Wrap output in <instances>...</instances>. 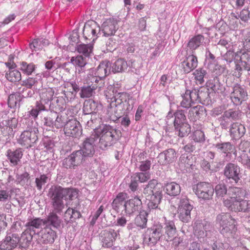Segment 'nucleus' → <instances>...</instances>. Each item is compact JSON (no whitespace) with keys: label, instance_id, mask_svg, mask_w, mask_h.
<instances>
[{"label":"nucleus","instance_id":"7c9ffc66","mask_svg":"<svg viewBox=\"0 0 250 250\" xmlns=\"http://www.w3.org/2000/svg\"><path fill=\"white\" fill-rule=\"evenodd\" d=\"M33 235L24 230L20 235L19 234L18 249L27 250L30 246Z\"/></svg>","mask_w":250,"mask_h":250},{"label":"nucleus","instance_id":"c03bdc74","mask_svg":"<svg viewBox=\"0 0 250 250\" xmlns=\"http://www.w3.org/2000/svg\"><path fill=\"white\" fill-rule=\"evenodd\" d=\"M22 98L20 97L18 94H11L8 99V105L11 108L19 109L22 102Z\"/></svg>","mask_w":250,"mask_h":250},{"label":"nucleus","instance_id":"0eeeda50","mask_svg":"<svg viewBox=\"0 0 250 250\" xmlns=\"http://www.w3.org/2000/svg\"><path fill=\"white\" fill-rule=\"evenodd\" d=\"M87 159L83 154L80 150L74 151L63 159L62 166L67 169H76L78 166L85 162Z\"/></svg>","mask_w":250,"mask_h":250},{"label":"nucleus","instance_id":"72a5a7b5","mask_svg":"<svg viewBox=\"0 0 250 250\" xmlns=\"http://www.w3.org/2000/svg\"><path fill=\"white\" fill-rule=\"evenodd\" d=\"M111 72V63L108 61L101 62L97 67V74L100 78H104Z\"/></svg>","mask_w":250,"mask_h":250},{"label":"nucleus","instance_id":"8fccbe9b","mask_svg":"<svg viewBox=\"0 0 250 250\" xmlns=\"http://www.w3.org/2000/svg\"><path fill=\"white\" fill-rule=\"evenodd\" d=\"M71 62L73 65L79 67L81 69L79 70V71H83V67L87 63V61L85 57L82 55H78L76 57H72L71 58Z\"/></svg>","mask_w":250,"mask_h":250},{"label":"nucleus","instance_id":"1a4fd4ad","mask_svg":"<svg viewBox=\"0 0 250 250\" xmlns=\"http://www.w3.org/2000/svg\"><path fill=\"white\" fill-rule=\"evenodd\" d=\"M163 227L161 224L148 228L145 232L144 242L149 246H154L162 236Z\"/></svg>","mask_w":250,"mask_h":250},{"label":"nucleus","instance_id":"4d7b16f0","mask_svg":"<svg viewBox=\"0 0 250 250\" xmlns=\"http://www.w3.org/2000/svg\"><path fill=\"white\" fill-rule=\"evenodd\" d=\"M114 103L124 104L126 102H132V97L126 92H121L118 93L114 97Z\"/></svg>","mask_w":250,"mask_h":250},{"label":"nucleus","instance_id":"4be33fe9","mask_svg":"<svg viewBox=\"0 0 250 250\" xmlns=\"http://www.w3.org/2000/svg\"><path fill=\"white\" fill-rule=\"evenodd\" d=\"M37 235L40 237L41 242L43 244L53 243L57 237L56 231L53 230L49 225H46L42 229Z\"/></svg>","mask_w":250,"mask_h":250},{"label":"nucleus","instance_id":"864d4df0","mask_svg":"<svg viewBox=\"0 0 250 250\" xmlns=\"http://www.w3.org/2000/svg\"><path fill=\"white\" fill-rule=\"evenodd\" d=\"M98 86L93 85L92 84L82 86L80 93V97L82 98H89L91 97L94 92V90Z\"/></svg>","mask_w":250,"mask_h":250},{"label":"nucleus","instance_id":"a19ab883","mask_svg":"<svg viewBox=\"0 0 250 250\" xmlns=\"http://www.w3.org/2000/svg\"><path fill=\"white\" fill-rule=\"evenodd\" d=\"M204 37L200 34L196 35L191 38L188 43V47L192 51L196 50L204 42Z\"/></svg>","mask_w":250,"mask_h":250},{"label":"nucleus","instance_id":"ea45409f","mask_svg":"<svg viewBox=\"0 0 250 250\" xmlns=\"http://www.w3.org/2000/svg\"><path fill=\"white\" fill-rule=\"evenodd\" d=\"M110 106L111 108L115 106L114 108V115L116 118L115 120L119 119L128 113L126 111V109H125V105L124 104L115 103L112 101Z\"/></svg>","mask_w":250,"mask_h":250},{"label":"nucleus","instance_id":"052dcab7","mask_svg":"<svg viewBox=\"0 0 250 250\" xmlns=\"http://www.w3.org/2000/svg\"><path fill=\"white\" fill-rule=\"evenodd\" d=\"M67 122L64 116H62L56 112L54 127L58 129L62 128L63 127H64Z\"/></svg>","mask_w":250,"mask_h":250},{"label":"nucleus","instance_id":"c9c22d12","mask_svg":"<svg viewBox=\"0 0 250 250\" xmlns=\"http://www.w3.org/2000/svg\"><path fill=\"white\" fill-rule=\"evenodd\" d=\"M127 195L126 193L120 192L117 194L116 198L113 200L111 203V207L116 213L119 212L122 207H124V204L125 202V200L127 198Z\"/></svg>","mask_w":250,"mask_h":250},{"label":"nucleus","instance_id":"49530a36","mask_svg":"<svg viewBox=\"0 0 250 250\" xmlns=\"http://www.w3.org/2000/svg\"><path fill=\"white\" fill-rule=\"evenodd\" d=\"M174 119L172 121L174 126L188 123L185 115V111L183 110H177L174 113Z\"/></svg>","mask_w":250,"mask_h":250},{"label":"nucleus","instance_id":"680f3d73","mask_svg":"<svg viewBox=\"0 0 250 250\" xmlns=\"http://www.w3.org/2000/svg\"><path fill=\"white\" fill-rule=\"evenodd\" d=\"M190 137L196 143H203L205 141L204 133L201 130H196L192 132Z\"/></svg>","mask_w":250,"mask_h":250},{"label":"nucleus","instance_id":"c756f323","mask_svg":"<svg viewBox=\"0 0 250 250\" xmlns=\"http://www.w3.org/2000/svg\"><path fill=\"white\" fill-rule=\"evenodd\" d=\"M207 86L215 92L221 94L223 96L228 95L225 87L222 84L218 77H215L213 80H210L207 83Z\"/></svg>","mask_w":250,"mask_h":250},{"label":"nucleus","instance_id":"6e6d98bb","mask_svg":"<svg viewBox=\"0 0 250 250\" xmlns=\"http://www.w3.org/2000/svg\"><path fill=\"white\" fill-rule=\"evenodd\" d=\"M55 115L56 112L47 111L46 115L44 116L42 121L43 125L54 127Z\"/></svg>","mask_w":250,"mask_h":250},{"label":"nucleus","instance_id":"2f4dec72","mask_svg":"<svg viewBox=\"0 0 250 250\" xmlns=\"http://www.w3.org/2000/svg\"><path fill=\"white\" fill-rule=\"evenodd\" d=\"M162 193V186L161 183H158L156 179L150 180L148 184L145 186L143 189V193L145 195L148 194Z\"/></svg>","mask_w":250,"mask_h":250},{"label":"nucleus","instance_id":"5701e85b","mask_svg":"<svg viewBox=\"0 0 250 250\" xmlns=\"http://www.w3.org/2000/svg\"><path fill=\"white\" fill-rule=\"evenodd\" d=\"M198 65L197 58L193 54L186 56L185 59L181 62L180 67L185 74H188L193 71Z\"/></svg>","mask_w":250,"mask_h":250},{"label":"nucleus","instance_id":"e2e57ef3","mask_svg":"<svg viewBox=\"0 0 250 250\" xmlns=\"http://www.w3.org/2000/svg\"><path fill=\"white\" fill-rule=\"evenodd\" d=\"M214 191L217 197H223L227 193V186L224 183L219 184L215 186Z\"/></svg>","mask_w":250,"mask_h":250},{"label":"nucleus","instance_id":"f704fd0d","mask_svg":"<svg viewBox=\"0 0 250 250\" xmlns=\"http://www.w3.org/2000/svg\"><path fill=\"white\" fill-rule=\"evenodd\" d=\"M150 213L146 209L140 210L139 214L135 218V224L142 229L146 228L147 216Z\"/></svg>","mask_w":250,"mask_h":250},{"label":"nucleus","instance_id":"6ab92c4d","mask_svg":"<svg viewBox=\"0 0 250 250\" xmlns=\"http://www.w3.org/2000/svg\"><path fill=\"white\" fill-rule=\"evenodd\" d=\"M96 139L95 136H90L83 140L80 151L88 159L93 157L95 152Z\"/></svg>","mask_w":250,"mask_h":250},{"label":"nucleus","instance_id":"a878e982","mask_svg":"<svg viewBox=\"0 0 250 250\" xmlns=\"http://www.w3.org/2000/svg\"><path fill=\"white\" fill-rule=\"evenodd\" d=\"M23 150L21 148L9 149L7 150L6 156L12 167H15L21 163L22 157Z\"/></svg>","mask_w":250,"mask_h":250},{"label":"nucleus","instance_id":"20e7f679","mask_svg":"<svg viewBox=\"0 0 250 250\" xmlns=\"http://www.w3.org/2000/svg\"><path fill=\"white\" fill-rule=\"evenodd\" d=\"M100 133L99 146L104 149L114 144L122 136L120 130L110 125H104L98 131Z\"/></svg>","mask_w":250,"mask_h":250},{"label":"nucleus","instance_id":"69168bd1","mask_svg":"<svg viewBox=\"0 0 250 250\" xmlns=\"http://www.w3.org/2000/svg\"><path fill=\"white\" fill-rule=\"evenodd\" d=\"M183 149L188 153H191L199 150L200 145L194 141L190 142L184 146Z\"/></svg>","mask_w":250,"mask_h":250},{"label":"nucleus","instance_id":"9d476101","mask_svg":"<svg viewBox=\"0 0 250 250\" xmlns=\"http://www.w3.org/2000/svg\"><path fill=\"white\" fill-rule=\"evenodd\" d=\"M38 129L35 126L30 127L28 129L24 130L21 134L18 139V143L22 146H32L38 139Z\"/></svg>","mask_w":250,"mask_h":250},{"label":"nucleus","instance_id":"9b49d317","mask_svg":"<svg viewBox=\"0 0 250 250\" xmlns=\"http://www.w3.org/2000/svg\"><path fill=\"white\" fill-rule=\"evenodd\" d=\"M223 174L226 179L229 182L237 184L241 177V168L237 164L229 162L225 166Z\"/></svg>","mask_w":250,"mask_h":250},{"label":"nucleus","instance_id":"b1692460","mask_svg":"<svg viewBox=\"0 0 250 250\" xmlns=\"http://www.w3.org/2000/svg\"><path fill=\"white\" fill-rule=\"evenodd\" d=\"M162 193L148 194L146 196V199L147 201V209L148 211L151 212L154 210L160 209L159 205L162 198Z\"/></svg>","mask_w":250,"mask_h":250},{"label":"nucleus","instance_id":"58836bf2","mask_svg":"<svg viewBox=\"0 0 250 250\" xmlns=\"http://www.w3.org/2000/svg\"><path fill=\"white\" fill-rule=\"evenodd\" d=\"M101 107V105L94 101H88L84 103L83 112L85 115L92 114L97 113L98 108Z\"/></svg>","mask_w":250,"mask_h":250},{"label":"nucleus","instance_id":"412c9836","mask_svg":"<svg viewBox=\"0 0 250 250\" xmlns=\"http://www.w3.org/2000/svg\"><path fill=\"white\" fill-rule=\"evenodd\" d=\"M63 131L66 136L73 138H77L82 133L80 123L74 119L70 120L66 122Z\"/></svg>","mask_w":250,"mask_h":250},{"label":"nucleus","instance_id":"37998d69","mask_svg":"<svg viewBox=\"0 0 250 250\" xmlns=\"http://www.w3.org/2000/svg\"><path fill=\"white\" fill-rule=\"evenodd\" d=\"M128 64L124 59H120L111 64V71L114 73L123 72L127 69Z\"/></svg>","mask_w":250,"mask_h":250},{"label":"nucleus","instance_id":"09e8293b","mask_svg":"<svg viewBox=\"0 0 250 250\" xmlns=\"http://www.w3.org/2000/svg\"><path fill=\"white\" fill-rule=\"evenodd\" d=\"M199 103L203 104H208L210 101L209 89L206 87L198 89Z\"/></svg>","mask_w":250,"mask_h":250},{"label":"nucleus","instance_id":"a211bd4d","mask_svg":"<svg viewBox=\"0 0 250 250\" xmlns=\"http://www.w3.org/2000/svg\"><path fill=\"white\" fill-rule=\"evenodd\" d=\"M142 207V202L138 196L125 201L124 204V210L126 216L132 215Z\"/></svg>","mask_w":250,"mask_h":250},{"label":"nucleus","instance_id":"0e129e2a","mask_svg":"<svg viewBox=\"0 0 250 250\" xmlns=\"http://www.w3.org/2000/svg\"><path fill=\"white\" fill-rule=\"evenodd\" d=\"M13 190L0 189V202H8L11 199V194Z\"/></svg>","mask_w":250,"mask_h":250},{"label":"nucleus","instance_id":"4468645a","mask_svg":"<svg viewBox=\"0 0 250 250\" xmlns=\"http://www.w3.org/2000/svg\"><path fill=\"white\" fill-rule=\"evenodd\" d=\"M193 209L189 200L186 197L180 199L178 208L179 219L183 222H188L191 219L190 212Z\"/></svg>","mask_w":250,"mask_h":250},{"label":"nucleus","instance_id":"603ef678","mask_svg":"<svg viewBox=\"0 0 250 250\" xmlns=\"http://www.w3.org/2000/svg\"><path fill=\"white\" fill-rule=\"evenodd\" d=\"M93 48V45L90 43L87 44L83 43L77 45V50L79 53L82 54L86 58L90 56L92 52Z\"/></svg>","mask_w":250,"mask_h":250},{"label":"nucleus","instance_id":"3c124183","mask_svg":"<svg viewBox=\"0 0 250 250\" xmlns=\"http://www.w3.org/2000/svg\"><path fill=\"white\" fill-rule=\"evenodd\" d=\"M5 77L9 81L13 83L19 82L21 79V72L17 69L7 71L5 74Z\"/></svg>","mask_w":250,"mask_h":250},{"label":"nucleus","instance_id":"c85d7f7f","mask_svg":"<svg viewBox=\"0 0 250 250\" xmlns=\"http://www.w3.org/2000/svg\"><path fill=\"white\" fill-rule=\"evenodd\" d=\"M229 132L230 137L233 140H237L244 135L246 128L243 125L236 122L229 129Z\"/></svg>","mask_w":250,"mask_h":250},{"label":"nucleus","instance_id":"a18cd8bd","mask_svg":"<svg viewBox=\"0 0 250 250\" xmlns=\"http://www.w3.org/2000/svg\"><path fill=\"white\" fill-rule=\"evenodd\" d=\"M52 108L55 110L54 112H62L65 108V102L62 97L54 98L50 104Z\"/></svg>","mask_w":250,"mask_h":250},{"label":"nucleus","instance_id":"338daca9","mask_svg":"<svg viewBox=\"0 0 250 250\" xmlns=\"http://www.w3.org/2000/svg\"><path fill=\"white\" fill-rule=\"evenodd\" d=\"M21 70L25 74L29 75L31 74L35 69V65L33 63H27L22 62L21 64Z\"/></svg>","mask_w":250,"mask_h":250},{"label":"nucleus","instance_id":"423d86ee","mask_svg":"<svg viewBox=\"0 0 250 250\" xmlns=\"http://www.w3.org/2000/svg\"><path fill=\"white\" fill-rule=\"evenodd\" d=\"M193 190L198 198L204 201L211 200L214 194L212 185L207 182H199L194 185Z\"/></svg>","mask_w":250,"mask_h":250},{"label":"nucleus","instance_id":"f257e3e1","mask_svg":"<svg viewBox=\"0 0 250 250\" xmlns=\"http://www.w3.org/2000/svg\"><path fill=\"white\" fill-rule=\"evenodd\" d=\"M79 190L74 188H63L59 185H54L49 189L48 196L49 197L52 212L49 213L46 219H44L45 226L49 225L54 229L61 227V220L57 214H61L64 208L63 200H73L78 198Z\"/></svg>","mask_w":250,"mask_h":250},{"label":"nucleus","instance_id":"bb28decb","mask_svg":"<svg viewBox=\"0 0 250 250\" xmlns=\"http://www.w3.org/2000/svg\"><path fill=\"white\" fill-rule=\"evenodd\" d=\"M45 225L44 219L40 217H33L28 219L27 222L25 224L26 230L30 233H33V235H37L39 231H37V229L42 228V225Z\"/></svg>","mask_w":250,"mask_h":250},{"label":"nucleus","instance_id":"4c0bfd02","mask_svg":"<svg viewBox=\"0 0 250 250\" xmlns=\"http://www.w3.org/2000/svg\"><path fill=\"white\" fill-rule=\"evenodd\" d=\"M213 146L218 151L225 154L226 157H230L231 152L234 149L233 146L230 142L217 143L214 144Z\"/></svg>","mask_w":250,"mask_h":250},{"label":"nucleus","instance_id":"bf43d9fd","mask_svg":"<svg viewBox=\"0 0 250 250\" xmlns=\"http://www.w3.org/2000/svg\"><path fill=\"white\" fill-rule=\"evenodd\" d=\"M54 91L52 88H49L44 91L42 92L40 94L41 101L44 103L53 100Z\"/></svg>","mask_w":250,"mask_h":250},{"label":"nucleus","instance_id":"f03ea898","mask_svg":"<svg viewBox=\"0 0 250 250\" xmlns=\"http://www.w3.org/2000/svg\"><path fill=\"white\" fill-rule=\"evenodd\" d=\"M216 224L218 229L225 237L235 239L237 238V222L229 213H222L217 215Z\"/></svg>","mask_w":250,"mask_h":250},{"label":"nucleus","instance_id":"13d9d810","mask_svg":"<svg viewBox=\"0 0 250 250\" xmlns=\"http://www.w3.org/2000/svg\"><path fill=\"white\" fill-rule=\"evenodd\" d=\"M193 74L195 76V80L198 81L200 84H202L204 82V79L207 75V72L205 69L199 68L195 70Z\"/></svg>","mask_w":250,"mask_h":250},{"label":"nucleus","instance_id":"6e6552de","mask_svg":"<svg viewBox=\"0 0 250 250\" xmlns=\"http://www.w3.org/2000/svg\"><path fill=\"white\" fill-rule=\"evenodd\" d=\"M224 204L229 210L250 213V200L232 199L225 200Z\"/></svg>","mask_w":250,"mask_h":250},{"label":"nucleus","instance_id":"f3484780","mask_svg":"<svg viewBox=\"0 0 250 250\" xmlns=\"http://www.w3.org/2000/svg\"><path fill=\"white\" fill-rule=\"evenodd\" d=\"M118 235L119 232L112 229L103 230L100 235L102 246L107 248H111Z\"/></svg>","mask_w":250,"mask_h":250},{"label":"nucleus","instance_id":"e433bc0d","mask_svg":"<svg viewBox=\"0 0 250 250\" xmlns=\"http://www.w3.org/2000/svg\"><path fill=\"white\" fill-rule=\"evenodd\" d=\"M206 114L205 108L200 105L191 107L189 110V118L193 121L199 120L202 116Z\"/></svg>","mask_w":250,"mask_h":250},{"label":"nucleus","instance_id":"39448f33","mask_svg":"<svg viewBox=\"0 0 250 250\" xmlns=\"http://www.w3.org/2000/svg\"><path fill=\"white\" fill-rule=\"evenodd\" d=\"M241 116L240 110L229 109L223 112L218 121L222 129L228 130L240 119Z\"/></svg>","mask_w":250,"mask_h":250},{"label":"nucleus","instance_id":"7ed1b4c3","mask_svg":"<svg viewBox=\"0 0 250 250\" xmlns=\"http://www.w3.org/2000/svg\"><path fill=\"white\" fill-rule=\"evenodd\" d=\"M212 228L211 224L206 221H197L194 224V235L201 243L211 245L217 240L216 232L211 230Z\"/></svg>","mask_w":250,"mask_h":250},{"label":"nucleus","instance_id":"de8ad7c7","mask_svg":"<svg viewBox=\"0 0 250 250\" xmlns=\"http://www.w3.org/2000/svg\"><path fill=\"white\" fill-rule=\"evenodd\" d=\"M167 193L170 196H175L178 195L181 192L180 185L175 182L167 183L166 185Z\"/></svg>","mask_w":250,"mask_h":250},{"label":"nucleus","instance_id":"5fc2aeb1","mask_svg":"<svg viewBox=\"0 0 250 250\" xmlns=\"http://www.w3.org/2000/svg\"><path fill=\"white\" fill-rule=\"evenodd\" d=\"M46 110L45 106L42 103L37 101L35 108H32L28 112V115L29 117L35 119L38 117L40 112Z\"/></svg>","mask_w":250,"mask_h":250},{"label":"nucleus","instance_id":"aec40b11","mask_svg":"<svg viewBox=\"0 0 250 250\" xmlns=\"http://www.w3.org/2000/svg\"><path fill=\"white\" fill-rule=\"evenodd\" d=\"M182 96L183 100L181 102V105L184 108H188L192 104L199 103L198 89L186 90Z\"/></svg>","mask_w":250,"mask_h":250},{"label":"nucleus","instance_id":"f8f14e48","mask_svg":"<svg viewBox=\"0 0 250 250\" xmlns=\"http://www.w3.org/2000/svg\"><path fill=\"white\" fill-rule=\"evenodd\" d=\"M232 89L230 96L234 104L240 105L243 102L246 101L248 93L244 85L236 83L233 84Z\"/></svg>","mask_w":250,"mask_h":250},{"label":"nucleus","instance_id":"2eb2a0df","mask_svg":"<svg viewBox=\"0 0 250 250\" xmlns=\"http://www.w3.org/2000/svg\"><path fill=\"white\" fill-rule=\"evenodd\" d=\"M18 124L17 119L12 118L9 120H3L0 123V130L3 136L6 138V141H9L14 135L13 129Z\"/></svg>","mask_w":250,"mask_h":250},{"label":"nucleus","instance_id":"473e14b6","mask_svg":"<svg viewBox=\"0 0 250 250\" xmlns=\"http://www.w3.org/2000/svg\"><path fill=\"white\" fill-rule=\"evenodd\" d=\"M164 229L165 234L167 237V240H171L176 233L177 230L174 222L172 220H167L165 219L164 224Z\"/></svg>","mask_w":250,"mask_h":250},{"label":"nucleus","instance_id":"79ce46f5","mask_svg":"<svg viewBox=\"0 0 250 250\" xmlns=\"http://www.w3.org/2000/svg\"><path fill=\"white\" fill-rule=\"evenodd\" d=\"M176 134L180 137L187 136L191 132L190 125L188 123L174 126Z\"/></svg>","mask_w":250,"mask_h":250},{"label":"nucleus","instance_id":"cd10ccee","mask_svg":"<svg viewBox=\"0 0 250 250\" xmlns=\"http://www.w3.org/2000/svg\"><path fill=\"white\" fill-rule=\"evenodd\" d=\"M157 158L158 162L162 165L172 163L174 162L176 158V152L173 148H169L161 152Z\"/></svg>","mask_w":250,"mask_h":250},{"label":"nucleus","instance_id":"393cba45","mask_svg":"<svg viewBox=\"0 0 250 250\" xmlns=\"http://www.w3.org/2000/svg\"><path fill=\"white\" fill-rule=\"evenodd\" d=\"M118 29L117 20L113 18L107 19L102 25V33L103 36L109 37L114 35Z\"/></svg>","mask_w":250,"mask_h":250},{"label":"nucleus","instance_id":"ddd939ff","mask_svg":"<svg viewBox=\"0 0 250 250\" xmlns=\"http://www.w3.org/2000/svg\"><path fill=\"white\" fill-rule=\"evenodd\" d=\"M101 28L96 22L93 21H88L83 28V36L85 40L93 42L101 34Z\"/></svg>","mask_w":250,"mask_h":250},{"label":"nucleus","instance_id":"774afa93","mask_svg":"<svg viewBox=\"0 0 250 250\" xmlns=\"http://www.w3.org/2000/svg\"><path fill=\"white\" fill-rule=\"evenodd\" d=\"M212 250H233V248L228 243H217V240L215 242H212Z\"/></svg>","mask_w":250,"mask_h":250},{"label":"nucleus","instance_id":"dca6fc26","mask_svg":"<svg viewBox=\"0 0 250 250\" xmlns=\"http://www.w3.org/2000/svg\"><path fill=\"white\" fill-rule=\"evenodd\" d=\"M19 234L12 232H7L4 238L0 243L1 250H13L18 248Z\"/></svg>","mask_w":250,"mask_h":250}]
</instances>
